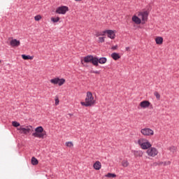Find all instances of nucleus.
<instances>
[{"label":"nucleus","mask_w":179,"mask_h":179,"mask_svg":"<svg viewBox=\"0 0 179 179\" xmlns=\"http://www.w3.org/2000/svg\"><path fill=\"white\" fill-rule=\"evenodd\" d=\"M169 150H170V152H171L172 153H174L177 151V147L171 146L169 148Z\"/></svg>","instance_id":"393cba45"},{"label":"nucleus","mask_w":179,"mask_h":179,"mask_svg":"<svg viewBox=\"0 0 179 179\" xmlns=\"http://www.w3.org/2000/svg\"><path fill=\"white\" fill-rule=\"evenodd\" d=\"M106 177H108V178H115L117 177V175L115 173H108L107 175H106Z\"/></svg>","instance_id":"5701e85b"},{"label":"nucleus","mask_w":179,"mask_h":179,"mask_svg":"<svg viewBox=\"0 0 179 179\" xmlns=\"http://www.w3.org/2000/svg\"><path fill=\"white\" fill-rule=\"evenodd\" d=\"M129 50H130L129 47L126 48V51H129Z\"/></svg>","instance_id":"f704fd0d"},{"label":"nucleus","mask_w":179,"mask_h":179,"mask_svg":"<svg viewBox=\"0 0 179 179\" xmlns=\"http://www.w3.org/2000/svg\"><path fill=\"white\" fill-rule=\"evenodd\" d=\"M42 17H41V15H36V16L34 17V19H35V20H36V22H38V21L41 20Z\"/></svg>","instance_id":"a878e982"},{"label":"nucleus","mask_w":179,"mask_h":179,"mask_svg":"<svg viewBox=\"0 0 179 179\" xmlns=\"http://www.w3.org/2000/svg\"><path fill=\"white\" fill-rule=\"evenodd\" d=\"M66 146H67V148H72L73 146V143L71 141L66 142Z\"/></svg>","instance_id":"cd10ccee"},{"label":"nucleus","mask_w":179,"mask_h":179,"mask_svg":"<svg viewBox=\"0 0 179 179\" xmlns=\"http://www.w3.org/2000/svg\"><path fill=\"white\" fill-rule=\"evenodd\" d=\"M105 34H107L108 38H110L111 40H114V38H115V32L113 30L103 31V34H96V36L99 37V36H104Z\"/></svg>","instance_id":"423d86ee"},{"label":"nucleus","mask_w":179,"mask_h":179,"mask_svg":"<svg viewBox=\"0 0 179 179\" xmlns=\"http://www.w3.org/2000/svg\"><path fill=\"white\" fill-rule=\"evenodd\" d=\"M118 48V45H115L112 47V50H117Z\"/></svg>","instance_id":"473e14b6"},{"label":"nucleus","mask_w":179,"mask_h":179,"mask_svg":"<svg viewBox=\"0 0 179 179\" xmlns=\"http://www.w3.org/2000/svg\"><path fill=\"white\" fill-rule=\"evenodd\" d=\"M141 108H149L150 107V102L149 101H143L139 103Z\"/></svg>","instance_id":"f8f14e48"},{"label":"nucleus","mask_w":179,"mask_h":179,"mask_svg":"<svg viewBox=\"0 0 179 179\" xmlns=\"http://www.w3.org/2000/svg\"><path fill=\"white\" fill-rule=\"evenodd\" d=\"M132 153L135 157H142L143 156V152L142 150H133Z\"/></svg>","instance_id":"4468645a"},{"label":"nucleus","mask_w":179,"mask_h":179,"mask_svg":"<svg viewBox=\"0 0 179 179\" xmlns=\"http://www.w3.org/2000/svg\"><path fill=\"white\" fill-rule=\"evenodd\" d=\"M83 61L86 64H89V62H91V64H93L94 66H98L97 57H93V55H87L85 57Z\"/></svg>","instance_id":"20e7f679"},{"label":"nucleus","mask_w":179,"mask_h":179,"mask_svg":"<svg viewBox=\"0 0 179 179\" xmlns=\"http://www.w3.org/2000/svg\"><path fill=\"white\" fill-rule=\"evenodd\" d=\"M141 134L143 136H153L155 135V131L150 128H143L141 129Z\"/></svg>","instance_id":"0eeeda50"},{"label":"nucleus","mask_w":179,"mask_h":179,"mask_svg":"<svg viewBox=\"0 0 179 179\" xmlns=\"http://www.w3.org/2000/svg\"><path fill=\"white\" fill-rule=\"evenodd\" d=\"M59 104V99L58 98L55 99V106H58Z\"/></svg>","instance_id":"2f4dec72"},{"label":"nucleus","mask_w":179,"mask_h":179,"mask_svg":"<svg viewBox=\"0 0 179 179\" xmlns=\"http://www.w3.org/2000/svg\"><path fill=\"white\" fill-rule=\"evenodd\" d=\"M138 145H140V148L143 149V150H148L149 148H152V144L149 142V140L145 138H141L137 141Z\"/></svg>","instance_id":"7ed1b4c3"},{"label":"nucleus","mask_w":179,"mask_h":179,"mask_svg":"<svg viewBox=\"0 0 179 179\" xmlns=\"http://www.w3.org/2000/svg\"><path fill=\"white\" fill-rule=\"evenodd\" d=\"M99 43H104V37H99Z\"/></svg>","instance_id":"7c9ffc66"},{"label":"nucleus","mask_w":179,"mask_h":179,"mask_svg":"<svg viewBox=\"0 0 179 179\" xmlns=\"http://www.w3.org/2000/svg\"><path fill=\"white\" fill-rule=\"evenodd\" d=\"M18 131H20L21 134H24V135H27V134H30L33 129V127L27 126L26 127H20L17 129Z\"/></svg>","instance_id":"9d476101"},{"label":"nucleus","mask_w":179,"mask_h":179,"mask_svg":"<svg viewBox=\"0 0 179 179\" xmlns=\"http://www.w3.org/2000/svg\"><path fill=\"white\" fill-rule=\"evenodd\" d=\"M93 73H97V74H99V73H100V71H93Z\"/></svg>","instance_id":"72a5a7b5"},{"label":"nucleus","mask_w":179,"mask_h":179,"mask_svg":"<svg viewBox=\"0 0 179 179\" xmlns=\"http://www.w3.org/2000/svg\"><path fill=\"white\" fill-rule=\"evenodd\" d=\"M10 45H11V47H19V45H20V41L13 39L10 42Z\"/></svg>","instance_id":"ddd939ff"},{"label":"nucleus","mask_w":179,"mask_h":179,"mask_svg":"<svg viewBox=\"0 0 179 179\" xmlns=\"http://www.w3.org/2000/svg\"><path fill=\"white\" fill-rule=\"evenodd\" d=\"M96 62L98 64V66H99V64H106V62H107V58H106V57H101V58L99 59L97 57Z\"/></svg>","instance_id":"f3484780"},{"label":"nucleus","mask_w":179,"mask_h":179,"mask_svg":"<svg viewBox=\"0 0 179 179\" xmlns=\"http://www.w3.org/2000/svg\"><path fill=\"white\" fill-rule=\"evenodd\" d=\"M154 95L155 96L157 100H160V94H159V92H154Z\"/></svg>","instance_id":"c85d7f7f"},{"label":"nucleus","mask_w":179,"mask_h":179,"mask_svg":"<svg viewBox=\"0 0 179 179\" xmlns=\"http://www.w3.org/2000/svg\"><path fill=\"white\" fill-rule=\"evenodd\" d=\"M148 16H149V13L147 11L139 13L138 17H141L143 24L146 23L148 21Z\"/></svg>","instance_id":"9b49d317"},{"label":"nucleus","mask_w":179,"mask_h":179,"mask_svg":"<svg viewBox=\"0 0 179 179\" xmlns=\"http://www.w3.org/2000/svg\"><path fill=\"white\" fill-rule=\"evenodd\" d=\"M34 138H39V139H44L47 136V131H44L43 127L39 126L35 129V132L32 134Z\"/></svg>","instance_id":"f03ea898"},{"label":"nucleus","mask_w":179,"mask_h":179,"mask_svg":"<svg viewBox=\"0 0 179 179\" xmlns=\"http://www.w3.org/2000/svg\"><path fill=\"white\" fill-rule=\"evenodd\" d=\"M160 164H163V166H164V162H160Z\"/></svg>","instance_id":"e433bc0d"},{"label":"nucleus","mask_w":179,"mask_h":179,"mask_svg":"<svg viewBox=\"0 0 179 179\" xmlns=\"http://www.w3.org/2000/svg\"><path fill=\"white\" fill-rule=\"evenodd\" d=\"M155 40L156 44H157L158 45H162V44H163V37L157 36Z\"/></svg>","instance_id":"2eb2a0df"},{"label":"nucleus","mask_w":179,"mask_h":179,"mask_svg":"<svg viewBox=\"0 0 179 179\" xmlns=\"http://www.w3.org/2000/svg\"><path fill=\"white\" fill-rule=\"evenodd\" d=\"M52 85H58V86H62V85L65 84V79L64 78H55L50 80Z\"/></svg>","instance_id":"6e6552de"},{"label":"nucleus","mask_w":179,"mask_h":179,"mask_svg":"<svg viewBox=\"0 0 179 179\" xmlns=\"http://www.w3.org/2000/svg\"><path fill=\"white\" fill-rule=\"evenodd\" d=\"M132 20L134 22V23H136V24H141V20L138 17V16L134 15L132 17Z\"/></svg>","instance_id":"6ab92c4d"},{"label":"nucleus","mask_w":179,"mask_h":179,"mask_svg":"<svg viewBox=\"0 0 179 179\" xmlns=\"http://www.w3.org/2000/svg\"><path fill=\"white\" fill-rule=\"evenodd\" d=\"M22 59H25V60H27V59L31 60L34 58V57L30 56V55H22Z\"/></svg>","instance_id":"412c9836"},{"label":"nucleus","mask_w":179,"mask_h":179,"mask_svg":"<svg viewBox=\"0 0 179 179\" xmlns=\"http://www.w3.org/2000/svg\"><path fill=\"white\" fill-rule=\"evenodd\" d=\"M31 164H32L33 166H37V164H38V160L37 159V158H36V157H33L31 158Z\"/></svg>","instance_id":"aec40b11"},{"label":"nucleus","mask_w":179,"mask_h":179,"mask_svg":"<svg viewBox=\"0 0 179 179\" xmlns=\"http://www.w3.org/2000/svg\"><path fill=\"white\" fill-rule=\"evenodd\" d=\"M81 106L84 107H92L96 104V99L93 96L92 92H87L85 101L80 102Z\"/></svg>","instance_id":"f257e3e1"},{"label":"nucleus","mask_w":179,"mask_h":179,"mask_svg":"<svg viewBox=\"0 0 179 179\" xmlns=\"http://www.w3.org/2000/svg\"><path fill=\"white\" fill-rule=\"evenodd\" d=\"M170 164H171V162L170 161H166L164 162V166H170Z\"/></svg>","instance_id":"c756f323"},{"label":"nucleus","mask_w":179,"mask_h":179,"mask_svg":"<svg viewBox=\"0 0 179 179\" xmlns=\"http://www.w3.org/2000/svg\"><path fill=\"white\" fill-rule=\"evenodd\" d=\"M12 125H13V127H15L16 128H17V127H20V123H19L16 121H14L12 122Z\"/></svg>","instance_id":"bb28decb"},{"label":"nucleus","mask_w":179,"mask_h":179,"mask_svg":"<svg viewBox=\"0 0 179 179\" xmlns=\"http://www.w3.org/2000/svg\"><path fill=\"white\" fill-rule=\"evenodd\" d=\"M0 63H1V60H0Z\"/></svg>","instance_id":"4c0bfd02"},{"label":"nucleus","mask_w":179,"mask_h":179,"mask_svg":"<svg viewBox=\"0 0 179 179\" xmlns=\"http://www.w3.org/2000/svg\"><path fill=\"white\" fill-rule=\"evenodd\" d=\"M69 10V8H68V6H62L58 7L56 9V13H57L58 15H65L66 13V12H68Z\"/></svg>","instance_id":"1a4fd4ad"},{"label":"nucleus","mask_w":179,"mask_h":179,"mask_svg":"<svg viewBox=\"0 0 179 179\" xmlns=\"http://www.w3.org/2000/svg\"><path fill=\"white\" fill-rule=\"evenodd\" d=\"M93 167L94 170H100V169H101V162H100V161H96L94 164Z\"/></svg>","instance_id":"dca6fc26"},{"label":"nucleus","mask_w":179,"mask_h":179,"mask_svg":"<svg viewBox=\"0 0 179 179\" xmlns=\"http://www.w3.org/2000/svg\"><path fill=\"white\" fill-rule=\"evenodd\" d=\"M76 2H80L82 0H74Z\"/></svg>","instance_id":"c9c22d12"},{"label":"nucleus","mask_w":179,"mask_h":179,"mask_svg":"<svg viewBox=\"0 0 179 179\" xmlns=\"http://www.w3.org/2000/svg\"><path fill=\"white\" fill-rule=\"evenodd\" d=\"M146 153L148 157H156L159 155V150L155 147H150L147 149Z\"/></svg>","instance_id":"39448f33"},{"label":"nucleus","mask_w":179,"mask_h":179,"mask_svg":"<svg viewBox=\"0 0 179 179\" xmlns=\"http://www.w3.org/2000/svg\"><path fill=\"white\" fill-rule=\"evenodd\" d=\"M111 58H113V59L115 61H117L121 58V56L117 52H113L111 54Z\"/></svg>","instance_id":"a211bd4d"},{"label":"nucleus","mask_w":179,"mask_h":179,"mask_svg":"<svg viewBox=\"0 0 179 179\" xmlns=\"http://www.w3.org/2000/svg\"><path fill=\"white\" fill-rule=\"evenodd\" d=\"M122 167H128V166H129V162H128V161L124 159L122 162Z\"/></svg>","instance_id":"b1692460"},{"label":"nucleus","mask_w":179,"mask_h":179,"mask_svg":"<svg viewBox=\"0 0 179 179\" xmlns=\"http://www.w3.org/2000/svg\"><path fill=\"white\" fill-rule=\"evenodd\" d=\"M59 17H51V22H52V23H58V22H59Z\"/></svg>","instance_id":"4be33fe9"}]
</instances>
